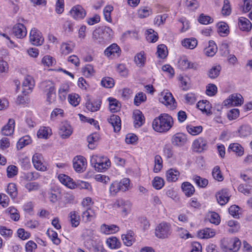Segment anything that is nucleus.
<instances>
[{
    "label": "nucleus",
    "instance_id": "obj_47",
    "mask_svg": "<svg viewBox=\"0 0 252 252\" xmlns=\"http://www.w3.org/2000/svg\"><path fill=\"white\" fill-rule=\"evenodd\" d=\"M99 139V135L96 133H93L87 137V141L89 143L88 147L91 149L94 148L95 143Z\"/></svg>",
    "mask_w": 252,
    "mask_h": 252
},
{
    "label": "nucleus",
    "instance_id": "obj_64",
    "mask_svg": "<svg viewBox=\"0 0 252 252\" xmlns=\"http://www.w3.org/2000/svg\"><path fill=\"white\" fill-rule=\"evenodd\" d=\"M41 63L43 65L46 66H51L55 64L56 61L53 58L50 56H45L41 60Z\"/></svg>",
    "mask_w": 252,
    "mask_h": 252
},
{
    "label": "nucleus",
    "instance_id": "obj_21",
    "mask_svg": "<svg viewBox=\"0 0 252 252\" xmlns=\"http://www.w3.org/2000/svg\"><path fill=\"white\" fill-rule=\"evenodd\" d=\"M216 197L218 202L220 205H225L229 199V193L228 189H222L218 191L216 195Z\"/></svg>",
    "mask_w": 252,
    "mask_h": 252
},
{
    "label": "nucleus",
    "instance_id": "obj_15",
    "mask_svg": "<svg viewBox=\"0 0 252 252\" xmlns=\"http://www.w3.org/2000/svg\"><path fill=\"white\" fill-rule=\"evenodd\" d=\"M243 102V98L239 94H233L230 95L228 98L224 101V105L239 106Z\"/></svg>",
    "mask_w": 252,
    "mask_h": 252
},
{
    "label": "nucleus",
    "instance_id": "obj_59",
    "mask_svg": "<svg viewBox=\"0 0 252 252\" xmlns=\"http://www.w3.org/2000/svg\"><path fill=\"white\" fill-rule=\"evenodd\" d=\"M162 168V159L159 155L155 157V166L153 171L155 173L159 172Z\"/></svg>",
    "mask_w": 252,
    "mask_h": 252
},
{
    "label": "nucleus",
    "instance_id": "obj_1",
    "mask_svg": "<svg viewBox=\"0 0 252 252\" xmlns=\"http://www.w3.org/2000/svg\"><path fill=\"white\" fill-rule=\"evenodd\" d=\"M173 118L168 114L162 113L155 118L152 123V126L155 131L159 133L168 131L173 126Z\"/></svg>",
    "mask_w": 252,
    "mask_h": 252
},
{
    "label": "nucleus",
    "instance_id": "obj_20",
    "mask_svg": "<svg viewBox=\"0 0 252 252\" xmlns=\"http://www.w3.org/2000/svg\"><path fill=\"white\" fill-rule=\"evenodd\" d=\"M15 125V120L13 119H9L7 123L1 128V134L5 136L12 135L14 131Z\"/></svg>",
    "mask_w": 252,
    "mask_h": 252
},
{
    "label": "nucleus",
    "instance_id": "obj_19",
    "mask_svg": "<svg viewBox=\"0 0 252 252\" xmlns=\"http://www.w3.org/2000/svg\"><path fill=\"white\" fill-rule=\"evenodd\" d=\"M178 63L180 68L183 70L188 69L197 70L199 67V65L197 63L191 62L185 57L181 58Z\"/></svg>",
    "mask_w": 252,
    "mask_h": 252
},
{
    "label": "nucleus",
    "instance_id": "obj_17",
    "mask_svg": "<svg viewBox=\"0 0 252 252\" xmlns=\"http://www.w3.org/2000/svg\"><path fill=\"white\" fill-rule=\"evenodd\" d=\"M192 147L194 151L201 153L207 149V142L204 138L199 137L193 142Z\"/></svg>",
    "mask_w": 252,
    "mask_h": 252
},
{
    "label": "nucleus",
    "instance_id": "obj_49",
    "mask_svg": "<svg viewBox=\"0 0 252 252\" xmlns=\"http://www.w3.org/2000/svg\"><path fill=\"white\" fill-rule=\"evenodd\" d=\"M238 190L246 195L252 194V186L251 184H241L238 187Z\"/></svg>",
    "mask_w": 252,
    "mask_h": 252
},
{
    "label": "nucleus",
    "instance_id": "obj_32",
    "mask_svg": "<svg viewBox=\"0 0 252 252\" xmlns=\"http://www.w3.org/2000/svg\"><path fill=\"white\" fill-rule=\"evenodd\" d=\"M109 102V107L112 113H115L119 111L121 108V104L116 99L109 97L108 98Z\"/></svg>",
    "mask_w": 252,
    "mask_h": 252
},
{
    "label": "nucleus",
    "instance_id": "obj_35",
    "mask_svg": "<svg viewBox=\"0 0 252 252\" xmlns=\"http://www.w3.org/2000/svg\"><path fill=\"white\" fill-rule=\"evenodd\" d=\"M82 237L85 241V243H91L93 245L92 242L94 238V231L90 229H86L83 230Z\"/></svg>",
    "mask_w": 252,
    "mask_h": 252
},
{
    "label": "nucleus",
    "instance_id": "obj_55",
    "mask_svg": "<svg viewBox=\"0 0 252 252\" xmlns=\"http://www.w3.org/2000/svg\"><path fill=\"white\" fill-rule=\"evenodd\" d=\"M47 234L54 244L58 245L60 244V239L58 238V234L55 231L48 229L47 231Z\"/></svg>",
    "mask_w": 252,
    "mask_h": 252
},
{
    "label": "nucleus",
    "instance_id": "obj_51",
    "mask_svg": "<svg viewBox=\"0 0 252 252\" xmlns=\"http://www.w3.org/2000/svg\"><path fill=\"white\" fill-rule=\"evenodd\" d=\"M146 39L150 42H155L158 39V34L152 29L146 31Z\"/></svg>",
    "mask_w": 252,
    "mask_h": 252
},
{
    "label": "nucleus",
    "instance_id": "obj_10",
    "mask_svg": "<svg viewBox=\"0 0 252 252\" xmlns=\"http://www.w3.org/2000/svg\"><path fill=\"white\" fill-rule=\"evenodd\" d=\"M131 204L128 201H125L123 199H118L113 204V207L119 208L122 214L126 216L131 211Z\"/></svg>",
    "mask_w": 252,
    "mask_h": 252
},
{
    "label": "nucleus",
    "instance_id": "obj_24",
    "mask_svg": "<svg viewBox=\"0 0 252 252\" xmlns=\"http://www.w3.org/2000/svg\"><path fill=\"white\" fill-rule=\"evenodd\" d=\"M58 178L62 184L67 188L71 189L75 188L76 185L73 182V180L67 175L60 174L58 175Z\"/></svg>",
    "mask_w": 252,
    "mask_h": 252
},
{
    "label": "nucleus",
    "instance_id": "obj_30",
    "mask_svg": "<svg viewBox=\"0 0 252 252\" xmlns=\"http://www.w3.org/2000/svg\"><path fill=\"white\" fill-rule=\"evenodd\" d=\"M69 91V86L67 84H62L58 91V95L61 101L65 100L66 95Z\"/></svg>",
    "mask_w": 252,
    "mask_h": 252
},
{
    "label": "nucleus",
    "instance_id": "obj_50",
    "mask_svg": "<svg viewBox=\"0 0 252 252\" xmlns=\"http://www.w3.org/2000/svg\"><path fill=\"white\" fill-rule=\"evenodd\" d=\"M152 186L156 189H161L164 185V180L160 177H155L152 181Z\"/></svg>",
    "mask_w": 252,
    "mask_h": 252
},
{
    "label": "nucleus",
    "instance_id": "obj_38",
    "mask_svg": "<svg viewBox=\"0 0 252 252\" xmlns=\"http://www.w3.org/2000/svg\"><path fill=\"white\" fill-rule=\"evenodd\" d=\"M122 239L125 245L127 246H130L134 241V233L130 231L126 234L122 235Z\"/></svg>",
    "mask_w": 252,
    "mask_h": 252
},
{
    "label": "nucleus",
    "instance_id": "obj_14",
    "mask_svg": "<svg viewBox=\"0 0 252 252\" xmlns=\"http://www.w3.org/2000/svg\"><path fill=\"white\" fill-rule=\"evenodd\" d=\"M34 86L35 82L33 77L31 75H26L22 83L23 94L26 95L31 93Z\"/></svg>",
    "mask_w": 252,
    "mask_h": 252
},
{
    "label": "nucleus",
    "instance_id": "obj_26",
    "mask_svg": "<svg viewBox=\"0 0 252 252\" xmlns=\"http://www.w3.org/2000/svg\"><path fill=\"white\" fill-rule=\"evenodd\" d=\"M179 171L174 168H170L168 169L166 172V179L168 182H176L179 176Z\"/></svg>",
    "mask_w": 252,
    "mask_h": 252
},
{
    "label": "nucleus",
    "instance_id": "obj_36",
    "mask_svg": "<svg viewBox=\"0 0 252 252\" xmlns=\"http://www.w3.org/2000/svg\"><path fill=\"white\" fill-rule=\"evenodd\" d=\"M51 134L52 130L49 127H41L37 132V136L39 138L47 139Z\"/></svg>",
    "mask_w": 252,
    "mask_h": 252
},
{
    "label": "nucleus",
    "instance_id": "obj_4",
    "mask_svg": "<svg viewBox=\"0 0 252 252\" xmlns=\"http://www.w3.org/2000/svg\"><path fill=\"white\" fill-rule=\"evenodd\" d=\"M90 162L98 172H104L111 165V161L106 157L93 155L91 157Z\"/></svg>",
    "mask_w": 252,
    "mask_h": 252
},
{
    "label": "nucleus",
    "instance_id": "obj_52",
    "mask_svg": "<svg viewBox=\"0 0 252 252\" xmlns=\"http://www.w3.org/2000/svg\"><path fill=\"white\" fill-rule=\"evenodd\" d=\"M6 192L12 199L15 198L17 196L16 185L14 183H9L7 186Z\"/></svg>",
    "mask_w": 252,
    "mask_h": 252
},
{
    "label": "nucleus",
    "instance_id": "obj_9",
    "mask_svg": "<svg viewBox=\"0 0 252 252\" xmlns=\"http://www.w3.org/2000/svg\"><path fill=\"white\" fill-rule=\"evenodd\" d=\"M87 166V160L84 157L78 156L73 158V166L76 172L79 173L83 172L86 170Z\"/></svg>",
    "mask_w": 252,
    "mask_h": 252
},
{
    "label": "nucleus",
    "instance_id": "obj_2",
    "mask_svg": "<svg viewBox=\"0 0 252 252\" xmlns=\"http://www.w3.org/2000/svg\"><path fill=\"white\" fill-rule=\"evenodd\" d=\"M113 35L112 30L108 27L96 29L92 34V39L95 44L103 45L108 41Z\"/></svg>",
    "mask_w": 252,
    "mask_h": 252
},
{
    "label": "nucleus",
    "instance_id": "obj_39",
    "mask_svg": "<svg viewBox=\"0 0 252 252\" xmlns=\"http://www.w3.org/2000/svg\"><path fill=\"white\" fill-rule=\"evenodd\" d=\"M182 44L186 48L193 49L197 46V41L194 38H186L182 41Z\"/></svg>",
    "mask_w": 252,
    "mask_h": 252
},
{
    "label": "nucleus",
    "instance_id": "obj_46",
    "mask_svg": "<svg viewBox=\"0 0 252 252\" xmlns=\"http://www.w3.org/2000/svg\"><path fill=\"white\" fill-rule=\"evenodd\" d=\"M39 177V174L38 172L35 171L24 173L21 176V178H22L24 180L28 181L36 180L38 179Z\"/></svg>",
    "mask_w": 252,
    "mask_h": 252
},
{
    "label": "nucleus",
    "instance_id": "obj_58",
    "mask_svg": "<svg viewBox=\"0 0 252 252\" xmlns=\"http://www.w3.org/2000/svg\"><path fill=\"white\" fill-rule=\"evenodd\" d=\"M229 149L235 152L238 156H242L244 154L243 148L238 143L231 144Z\"/></svg>",
    "mask_w": 252,
    "mask_h": 252
},
{
    "label": "nucleus",
    "instance_id": "obj_7",
    "mask_svg": "<svg viewBox=\"0 0 252 252\" xmlns=\"http://www.w3.org/2000/svg\"><path fill=\"white\" fill-rule=\"evenodd\" d=\"M159 101L171 109L175 107V99L171 93L161 92L159 96Z\"/></svg>",
    "mask_w": 252,
    "mask_h": 252
},
{
    "label": "nucleus",
    "instance_id": "obj_41",
    "mask_svg": "<svg viewBox=\"0 0 252 252\" xmlns=\"http://www.w3.org/2000/svg\"><path fill=\"white\" fill-rule=\"evenodd\" d=\"M218 32L219 34L221 36H225L227 35L229 31L227 25L223 22H219L217 24Z\"/></svg>",
    "mask_w": 252,
    "mask_h": 252
},
{
    "label": "nucleus",
    "instance_id": "obj_23",
    "mask_svg": "<svg viewBox=\"0 0 252 252\" xmlns=\"http://www.w3.org/2000/svg\"><path fill=\"white\" fill-rule=\"evenodd\" d=\"M133 118L134 120V125L135 127H140L142 126L145 122V119L142 112L137 110L133 112Z\"/></svg>",
    "mask_w": 252,
    "mask_h": 252
},
{
    "label": "nucleus",
    "instance_id": "obj_43",
    "mask_svg": "<svg viewBox=\"0 0 252 252\" xmlns=\"http://www.w3.org/2000/svg\"><path fill=\"white\" fill-rule=\"evenodd\" d=\"M217 51V47L213 41H209L208 46L205 49V54L210 57L213 56Z\"/></svg>",
    "mask_w": 252,
    "mask_h": 252
},
{
    "label": "nucleus",
    "instance_id": "obj_33",
    "mask_svg": "<svg viewBox=\"0 0 252 252\" xmlns=\"http://www.w3.org/2000/svg\"><path fill=\"white\" fill-rule=\"evenodd\" d=\"M101 103V101L99 100H95L92 102L90 100H88L86 103V107L88 110L91 112L97 111L100 108Z\"/></svg>",
    "mask_w": 252,
    "mask_h": 252
},
{
    "label": "nucleus",
    "instance_id": "obj_37",
    "mask_svg": "<svg viewBox=\"0 0 252 252\" xmlns=\"http://www.w3.org/2000/svg\"><path fill=\"white\" fill-rule=\"evenodd\" d=\"M240 137H246L250 135L252 133V128L249 125H242L238 130Z\"/></svg>",
    "mask_w": 252,
    "mask_h": 252
},
{
    "label": "nucleus",
    "instance_id": "obj_13",
    "mask_svg": "<svg viewBox=\"0 0 252 252\" xmlns=\"http://www.w3.org/2000/svg\"><path fill=\"white\" fill-rule=\"evenodd\" d=\"M121 50L120 47L115 43H113L108 47L104 51V54L110 59H114L120 56Z\"/></svg>",
    "mask_w": 252,
    "mask_h": 252
},
{
    "label": "nucleus",
    "instance_id": "obj_16",
    "mask_svg": "<svg viewBox=\"0 0 252 252\" xmlns=\"http://www.w3.org/2000/svg\"><path fill=\"white\" fill-rule=\"evenodd\" d=\"M73 129L67 122H62L60 126L59 134L63 139L68 138L72 133Z\"/></svg>",
    "mask_w": 252,
    "mask_h": 252
},
{
    "label": "nucleus",
    "instance_id": "obj_3",
    "mask_svg": "<svg viewBox=\"0 0 252 252\" xmlns=\"http://www.w3.org/2000/svg\"><path fill=\"white\" fill-rule=\"evenodd\" d=\"M241 242L237 237L224 238L220 241V248L224 252H237Z\"/></svg>",
    "mask_w": 252,
    "mask_h": 252
},
{
    "label": "nucleus",
    "instance_id": "obj_18",
    "mask_svg": "<svg viewBox=\"0 0 252 252\" xmlns=\"http://www.w3.org/2000/svg\"><path fill=\"white\" fill-rule=\"evenodd\" d=\"M32 163L35 169L41 171L47 170V167L43 164V158L41 154L35 153L32 157Z\"/></svg>",
    "mask_w": 252,
    "mask_h": 252
},
{
    "label": "nucleus",
    "instance_id": "obj_54",
    "mask_svg": "<svg viewBox=\"0 0 252 252\" xmlns=\"http://www.w3.org/2000/svg\"><path fill=\"white\" fill-rule=\"evenodd\" d=\"M212 175L215 180L221 182L223 180V177L221 174L220 168L219 166H216L213 168Z\"/></svg>",
    "mask_w": 252,
    "mask_h": 252
},
{
    "label": "nucleus",
    "instance_id": "obj_11",
    "mask_svg": "<svg viewBox=\"0 0 252 252\" xmlns=\"http://www.w3.org/2000/svg\"><path fill=\"white\" fill-rule=\"evenodd\" d=\"M30 41L32 45L39 46L43 43L44 38L39 31L35 28H33L31 30L30 33Z\"/></svg>",
    "mask_w": 252,
    "mask_h": 252
},
{
    "label": "nucleus",
    "instance_id": "obj_42",
    "mask_svg": "<svg viewBox=\"0 0 252 252\" xmlns=\"http://www.w3.org/2000/svg\"><path fill=\"white\" fill-rule=\"evenodd\" d=\"M146 60V54L144 51L137 53L134 57V62L139 66H143L145 63Z\"/></svg>",
    "mask_w": 252,
    "mask_h": 252
},
{
    "label": "nucleus",
    "instance_id": "obj_25",
    "mask_svg": "<svg viewBox=\"0 0 252 252\" xmlns=\"http://www.w3.org/2000/svg\"><path fill=\"white\" fill-rule=\"evenodd\" d=\"M108 122L113 126L115 132L119 131L121 127V121L119 116L116 115H112L109 119Z\"/></svg>",
    "mask_w": 252,
    "mask_h": 252
},
{
    "label": "nucleus",
    "instance_id": "obj_28",
    "mask_svg": "<svg viewBox=\"0 0 252 252\" xmlns=\"http://www.w3.org/2000/svg\"><path fill=\"white\" fill-rule=\"evenodd\" d=\"M69 221L71 224V226L76 227L80 224V216L79 213L75 211H71L68 214Z\"/></svg>",
    "mask_w": 252,
    "mask_h": 252
},
{
    "label": "nucleus",
    "instance_id": "obj_56",
    "mask_svg": "<svg viewBox=\"0 0 252 252\" xmlns=\"http://www.w3.org/2000/svg\"><path fill=\"white\" fill-rule=\"evenodd\" d=\"M157 54L158 56L161 59H164L168 54L166 46L164 44L159 45L157 47Z\"/></svg>",
    "mask_w": 252,
    "mask_h": 252
},
{
    "label": "nucleus",
    "instance_id": "obj_5",
    "mask_svg": "<svg viewBox=\"0 0 252 252\" xmlns=\"http://www.w3.org/2000/svg\"><path fill=\"white\" fill-rule=\"evenodd\" d=\"M40 90L45 94L46 101L51 103L55 100L56 91L55 84L50 80H45L41 82L39 85Z\"/></svg>",
    "mask_w": 252,
    "mask_h": 252
},
{
    "label": "nucleus",
    "instance_id": "obj_34",
    "mask_svg": "<svg viewBox=\"0 0 252 252\" xmlns=\"http://www.w3.org/2000/svg\"><path fill=\"white\" fill-rule=\"evenodd\" d=\"M197 107L203 112L207 114H211V105L207 100L199 101L197 103Z\"/></svg>",
    "mask_w": 252,
    "mask_h": 252
},
{
    "label": "nucleus",
    "instance_id": "obj_6",
    "mask_svg": "<svg viewBox=\"0 0 252 252\" xmlns=\"http://www.w3.org/2000/svg\"><path fill=\"white\" fill-rule=\"evenodd\" d=\"M172 232V226L170 223L162 221L159 223L155 228V236L160 239L168 238Z\"/></svg>",
    "mask_w": 252,
    "mask_h": 252
},
{
    "label": "nucleus",
    "instance_id": "obj_60",
    "mask_svg": "<svg viewBox=\"0 0 252 252\" xmlns=\"http://www.w3.org/2000/svg\"><path fill=\"white\" fill-rule=\"evenodd\" d=\"M187 130L188 132L192 135H196L201 133L202 131V127L200 126H193L189 125L187 126Z\"/></svg>",
    "mask_w": 252,
    "mask_h": 252
},
{
    "label": "nucleus",
    "instance_id": "obj_12",
    "mask_svg": "<svg viewBox=\"0 0 252 252\" xmlns=\"http://www.w3.org/2000/svg\"><path fill=\"white\" fill-rule=\"evenodd\" d=\"M69 14L74 19L80 20L85 18L86 12L81 5H76L71 8Z\"/></svg>",
    "mask_w": 252,
    "mask_h": 252
},
{
    "label": "nucleus",
    "instance_id": "obj_44",
    "mask_svg": "<svg viewBox=\"0 0 252 252\" xmlns=\"http://www.w3.org/2000/svg\"><path fill=\"white\" fill-rule=\"evenodd\" d=\"M74 47V45L71 42L63 43L61 46V51L62 54L67 55L71 53Z\"/></svg>",
    "mask_w": 252,
    "mask_h": 252
},
{
    "label": "nucleus",
    "instance_id": "obj_29",
    "mask_svg": "<svg viewBox=\"0 0 252 252\" xmlns=\"http://www.w3.org/2000/svg\"><path fill=\"white\" fill-rule=\"evenodd\" d=\"M198 236L201 239H208L215 235V231L211 228H205L198 232Z\"/></svg>",
    "mask_w": 252,
    "mask_h": 252
},
{
    "label": "nucleus",
    "instance_id": "obj_48",
    "mask_svg": "<svg viewBox=\"0 0 252 252\" xmlns=\"http://www.w3.org/2000/svg\"><path fill=\"white\" fill-rule=\"evenodd\" d=\"M81 98L78 94L73 93L68 94V100L69 103L74 107H76L80 103Z\"/></svg>",
    "mask_w": 252,
    "mask_h": 252
},
{
    "label": "nucleus",
    "instance_id": "obj_62",
    "mask_svg": "<svg viewBox=\"0 0 252 252\" xmlns=\"http://www.w3.org/2000/svg\"><path fill=\"white\" fill-rule=\"evenodd\" d=\"M82 219L85 222L92 221L94 218V215L90 209H88L82 214Z\"/></svg>",
    "mask_w": 252,
    "mask_h": 252
},
{
    "label": "nucleus",
    "instance_id": "obj_22",
    "mask_svg": "<svg viewBox=\"0 0 252 252\" xmlns=\"http://www.w3.org/2000/svg\"><path fill=\"white\" fill-rule=\"evenodd\" d=\"M13 33L18 38H22L27 34V30L25 26L20 23L16 24L13 28Z\"/></svg>",
    "mask_w": 252,
    "mask_h": 252
},
{
    "label": "nucleus",
    "instance_id": "obj_61",
    "mask_svg": "<svg viewBox=\"0 0 252 252\" xmlns=\"http://www.w3.org/2000/svg\"><path fill=\"white\" fill-rule=\"evenodd\" d=\"M113 7L110 5H107L105 6L103 9V15L105 19L108 22L111 23L112 22V18L111 16V13L113 10Z\"/></svg>",
    "mask_w": 252,
    "mask_h": 252
},
{
    "label": "nucleus",
    "instance_id": "obj_45",
    "mask_svg": "<svg viewBox=\"0 0 252 252\" xmlns=\"http://www.w3.org/2000/svg\"><path fill=\"white\" fill-rule=\"evenodd\" d=\"M107 246L111 249H118L121 246V243L115 237L108 238L106 240Z\"/></svg>",
    "mask_w": 252,
    "mask_h": 252
},
{
    "label": "nucleus",
    "instance_id": "obj_53",
    "mask_svg": "<svg viewBox=\"0 0 252 252\" xmlns=\"http://www.w3.org/2000/svg\"><path fill=\"white\" fill-rule=\"evenodd\" d=\"M193 180L195 184L200 188H205L208 184V181L207 179L202 178L197 175L193 176Z\"/></svg>",
    "mask_w": 252,
    "mask_h": 252
},
{
    "label": "nucleus",
    "instance_id": "obj_27",
    "mask_svg": "<svg viewBox=\"0 0 252 252\" xmlns=\"http://www.w3.org/2000/svg\"><path fill=\"white\" fill-rule=\"evenodd\" d=\"M181 188L185 195L188 197L191 196L195 192L194 187L188 182H185L182 183Z\"/></svg>",
    "mask_w": 252,
    "mask_h": 252
},
{
    "label": "nucleus",
    "instance_id": "obj_31",
    "mask_svg": "<svg viewBox=\"0 0 252 252\" xmlns=\"http://www.w3.org/2000/svg\"><path fill=\"white\" fill-rule=\"evenodd\" d=\"M238 24L240 29L243 31L249 32L252 29V24L246 18H240Z\"/></svg>",
    "mask_w": 252,
    "mask_h": 252
},
{
    "label": "nucleus",
    "instance_id": "obj_40",
    "mask_svg": "<svg viewBox=\"0 0 252 252\" xmlns=\"http://www.w3.org/2000/svg\"><path fill=\"white\" fill-rule=\"evenodd\" d=\"M119 228L116 225H107L103 224L101 226V231L104 234H109L118 232Z\"/></svg>",
    "mask_w": 252,
    "mask_h": 252
},
{
    "label": "nucleus",
    "instance_id": "obj_57",
    "mask_svg": "<svg viewBox=\"0 0 252 252\" xmlns=\"http://www.w3.org/2000/svg\"><path fill=\"white\" fill-rule=\"evenodd\" d=\"M221 67L220 65L213 66L208 71V75L211 79L217 78L220 74Z\"/></svg>",
    "mask_w": 252,
    "mask_h": 252
},
{
    "label": "nucleus",
    "instance_id": "obj_63",
    "mask_svg": "<svg viewBox=\"0 0 252 252\" xmlns=\"http://www.w3.org/2000/svg\"><path fill=\"white\" fill-rule=\"evenodd\" d=\"M32 142L31 138L29 135H25L21 138L18 142V146L20 149L23 148L26 145L30 144Z\"/></svg>",
    "mask_w": 252,
    "mask_h": 252
},
{
    "label": "nucleus",
    "instance_id": "obj_8",
    "mask_svg": "<svg viewBox=\"0 0 252 252\" xmlns=\"http://www.w3.org/2000/svg\"><path fill=\"white\" fill-rule=\"evenodd\" d=\"M171 142L175 147H182L188 142L187 136L182 132L176 133L171 137Z\"/></svg>",
    "mask_w": 252,
    "mask_h": 252
}]
</instances>
